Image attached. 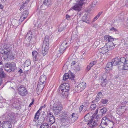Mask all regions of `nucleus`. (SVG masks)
<instances>
[{
    "instance_id": "1",
    "label": "nucleus",
    "mask_w": 128,
    "mask_h": 128,
    "mask_svg": "<svg viewBox=\"0 0 128 128\" xmlns=\"http://www.w3.org/2000/svg\"><path fill=\"white\" fill-rule=\"evenodd\" d=\"M18 114H15L13 112L8 114L7 113L5 114L3 116H5V119L6 121L3 122V127L5 128H11L12 126L11 123L14 122L16 119L18 118Z\"/></svg>"
},
{
    "instance_id": "2",
    "label": "nucleus",
    "mask_w": 128,
    "mask_h": 128,
    "mask_svg": "<svg viewBox=\"0 0 128 128\" xmlns=\"http://www.w3.org/2000/svg\"><path fill=\"white\" fill-rule=\"evenodd\" d=\"M59 88V92L62 97L63 98L66 97L70 89V86L68 84L66 83L62 84L60 86Z\"/></svg>"
},
{
    "instance_id": "3",
    "label": "nucleus",
    "mask_w": 128,
    "mask_h": 128,
    "mask_svg": "<svg viewBox=\"0 0 128 128\" xmlns=\"http://www.w3.org/2000/svg\"><path fill=\"white\" fill-rule=\"evenodd\" d=\"M113 124L112 121L108 120V119L104 118L102 120L100 124L102 128H112Z\"/></svg>"
},
{
    "instance_id": "4",
    "label": "nucleus",
    "mask_w": 128,
    "mask_h": 128,
    "mask_svg": "<svg viewBox=\"0 0 128 128\" xmlns=\"http://www.w3.org/2000/svg\"><path fill=\"white\" fill-rule=\"evenodd\" d=\"M104 46L103 47L100 49L99 50V51L102 54H105L106 53L108 52V51L112 50L115 47V45L113 43L110 42V43L108 45Z\"/></svg>"
},
{
    "instance_id": "5",
    "label": "nucleus",
    "mask_w": 128,
    "mask_h": 128,
    "mask_svg": "<svg viewBox=\"0 0 128 128\" xmlns=\"http://www.w3.org/2000/svg\"><path fill=\"white\" fill-rule=\"evenodd\" d=\"M4 67L5 70L9 72H14L16 69V64L14 62L6 63L4 64Z\"/></svg>"
},
{
    "instance_id": "6",
    "label": "nucleus",
    "mask_w": 128,
    "mask_h": 128,
    "mask_svg": "<svg viewBox=\"0 0 128 128\" xmlns=\"http://www.w3.org/2000/svg\"><path fill=\"white\" fill-rule=\"evenodd\" d=\"M88 114H86L84 116L85 120L86 121H88V125L91 128H94L98 125V121L94 120L93 122H92L93 120L92 118L90 120H88L89 117Z\"/></svg>"
},
{
    "instance_id": "7",
    "label": "nucleus",
    "mask_w": 128,
    "mask_h": 128,
    "mask_svg": "<svg viewBox=\"0 0 128 128\" xmlns=\"http://www.w3.org/2000/svg\"><path fill=\"white\" fill-rule=\"evenodd\" d=\"M52 109L54 115L56 116L61 113L62 108V106L59 104H54Z\"/></svg>"
},
{
    "instance_id": "8",
    "label": "nucleus",
    "mask_w": 128,
    "mask_h": 128,
    "mask_svg": "<svg viewBox=\"0 0 128 128\" xmlns=\"http://www.w3.org/2000/svg\"><path fill=\"white\" fill-rule=\"evenodd\" d=\"M46 120L47 123L50 125L54 123L55 122L54 116L50 112L47 113V117Z\"/></svg>"
},
{
    "instance_id": "9",
    "label": "nucleus",
    "mask_w": 128,
    "mask_h": 128,
    "mask_svg": "<svg viewBox=\"0 0 128 128\" xmlns=\"http://www.w3.org/2000/svg\"><path fill=\"white\" fill-rule=\"evenodd\" d=\"M19 88L18 91V93L21 95L24 96L27 94V92L25 88L23 86L19 85L18 86Z\"/></svg>"
},
{
    "instance_id": "10",
    "label": "nucleus",
    "mask_w": 128,
    "mask_h": 128,
    "mask_svg": "<svg viewBox=\"0 0 128 128\" xmlns=\"http://www.w3.org/2000/svg\"><path fill=\"white\" fill-rule=\"evenodd\" d=\"M86 83L84 82L80 83L78 84L77 86L75 87L76 90H77L78 92H80L86 88Z\"/></svg>"
},
{
    "instance_id": "11",
    "label": "nucleus",
    "mask_w": 128,
    "mask_h": 128,
    "mask_svg": "<svg viewBox=\"0 0 128 128\" xmlns=\"http://www.w3.org/2000/svg\"><path fill=\"white\" fill-rule=\"evenodd\" d=\"M46 83L43 82L39 81L38 82L37 87L36 89V91L37 92H39L40 93H38V94H40L42 92L43 89Z\"/></svg>"
},
{
    "instance_id": "12",
    "label": "nucleus",
    "mask_w": 128,
    "mask_h": 128,
    "mask_svg": "<svg viewBox=\"0 0 128 128\" xmlns=\"http://www.w3.org/2000/svg\"><path fill=\"white\" fill-rule=\"evenodd\" d=\"M66 41H64L60 45L59 48V51L60 53H62L68 45Z\"/></svg>"
},
{
    "instance_id": "13",
    "label": "nucleus",
    "mask_w": 128,
    "mask_h": 128,
    "mask_svg": "<svg viewBox=\"0 0 128 128\" xmlns=\"http://www.w3.org/2000/svg\"><path fill=\"white\" fill-rule=\"evenodd\" d=\"M29 12L27 10L24 11L22 14L19 20V22H22L26 18L28 15Z\"/></svg>"
},
{
    "instance_id": "14",
    "label": "nucleus",
    "mask_w": 128,
    "mask_h": 128,
    "mask_svg": "<svg viewBox=\"0 0 128 128\" xmlns=\"http://www.w3.org/2000/svg\"><path fill=\"white\" fill-rule=\"evenodd\" d=\"M82 5V4H80L77 2V3L75 4L71 8L77 11L80 12L81 10Z\"/></svg>"
},
{
    "instance_id": "15",
    "label": "nucleus",
    "mask_w": 128,
    "mask_h": 128,
    "mask_svg": "<svg viewBox=\"0 0 128 128\" xmlns=\"http://www.w3.org/2000/svg\"><path fill=\"white\" fill-rule=\"evenodd\" d=\"M101 85L102 87H104L106 86V84L108 82V80H107L106 78L102 77L101 79Z\"/></svg>"
},
{
    "instance_id": "16",
    "label": "nucleus",
    "mask_w": 128,
    "mask_h": 128,
    "mask_svg": "<svg viewBox=\"0 0 128 128\" xmlns=\"http://www.w3.org/2000/svg\"><path fill=\"white\" fill-rule=\"evenodd\" d=\"M47 117V114H46L44 112H43L42 116L40 118L39 120L41 123H43L46 122V118Z\"/></svg>"
},
{
    "instance_id": "17",
    "label": "nucleus",
    "mask_w": 128,
    "mask_h": 128,
    "mask_svg": "<svg viewBox=\"0 0 128 128\" xmlns=\"http://www.w3.org/2000/svg\"><path fill=\"white\" fill-rule=\"evenodd\" d=\"M71 116L70 120H71L72 123L75 122L78 118V115L76 113H73L71 115Z\"/></svg>"
},
{
    "instance_id": "18",
    "label": "nucleus",
    "mask_w": 128,
    "mask_h": 128,
    "mask_svg": "<svg viewBox=\"0 0 128 128\" xmlns=\"http://www.w3.org/2000/svg\"><path fill=\"white\" fill-rule=\"evenodd\" d=\"M49 37L48 36H46L45 37L44 40L43 42V45L44 46H49Z\"/></svg>"
},
{
    "instance_id": "19",
    "label": "nucleus",
    "mask_w": 128,
    "mask_h": 128,
    "mask_svg": "<svg viewBox=\"0 0 128 128\" xmlns=\"http://www.w3.org/2000/svg\"><path fill=\"white\" fill-rule=\"evenodd\" d=\"M97 62V60H94L91 62L87 66L86 68V70L87 71H89L91 69V68L94 65L96 64Z\"/></svg>"
},
{
    "instance_id": "20",
    "label": "nucleus",
    "mask_w": 128,
    "mask_h": 128,
    "mask_svg": "<svg viewBox=\"0 0 128 128\" xmlns=\"http://www.w3.org/2000/svg\"><path fill=\"white\" fill-rule=\"evenodd\" d=\"M48 47L43 45L42 48V53L44 56L48 53L49 48Z\"/></svg>"
},
{
    "instance_id": "21",
    "label": "nucleus",
    "mask_w": 128,
    "mask_h": 128,
    "mask_svg": "<svg viewBox=\"0 0 128 128\" xmlns=\"http://www.w3.org/2000/svg\"><path fill=\"white\" fill-rule=\"evenodd\" d=\"M52 3V0H44L43 4L41 6L42 7L44 5L47 6H49L51 5Z\"/></svg>"
},
{
    "instance_id": "22",
    "label": "nucleus",
    "mask_w": 128,
    "mask_h": 128,
    "mask_svg": "<svg viewBox=\"0 0 128 128\" xmlns=\"http://www.w3.org/2000/svg\"><path fill=\"white\" fill-rule=\"evenodd\" d=\"M120 60H119V58L118 57L115 58L112 60V64L114 66H115L117 65L119 66L120 65Z\"/></svg>"
},
{
    "instance_id": "23",
    "label": "nucleus",
    "mask_w": 128,
    "mask_h": 128,
    "mask_svg": "<svg viewBox=\"0 0 128 128\" xmlns=\"http://www.w3.org/2000/svg\"><path fill=\"white\" fill-rule=\"evenodd\" d=\"M119 60H120L119 63L120 66H121L124 65V63H125L126 62L127 60H126L125 58L124 57H122L120 58H119Z\"/></svg>"
},
{
    "instance_id": "24",
    "label": "nucleus",
    "mask_w": 128,
    "mask_h": 128,
    "mask_svg": "<svg viewBox=\"0 0 128 128\" xmlns=\"http://www.w3.org/2000/svg\"><path fill=\"white\" fill-rule=\"evenodd\" d=\"M46 76L43 74L40 76L39 81L46 83Z\"/></svg>"
},
{
    "instance_id": "25",
    "label": "nucleus",
    "mask_w": 128,
    "mask_h": 128,
    "mask_svg": "<svg viewBox=\"0 0 128 128\" xmlns=\"http://www.w3.org/2000/svg\"><path fill=\"white\" fill-rule=\"evenodd\" d=\"M13 101H14V102L12 104V106L16 109H17V108H19L20 106L19 102L16 100H13Z\"/></svg>"
},
{
    "instance_id": "26",
    "label": "nucleus",
    "mask_w": 128,
    "mask_h": 128,
    "mask_svg": "<svg viewBox=\"0 0 128 128\" xmlns=\"http://www.w3.org/2000/svg\"><path fill=\"white\" fill-rule=\"evenodd\" d=\"M82 21L87 23H89L90 20L86 14H85L82 17Z\"/></svg>"
},
{
    "instance_id": "27",
    "label": "nucleus",
    "mask_w": 128,
    "mask_h": 128,
    "mask_svg": "<svg viewBox=\"0 0 128 128\" xmlns=\"http://www.w3.org/2000/svg\"><path fill=\"white\" fill-rule=\"evenodd\" d=\"M40 109H39L36 113L34 117V121L36 122L37 120L38 119L39 116L40 114Z\"/></svg>"
},
{
    "instance_id": "28",
    "label": "nucleus",
    "mask_w": 128,
    "mask_h": 128,
    "mask_svg": "<svg viewBox=\"0 0 128 128\" xmlns=\"http://www.w3.org/2000/svg\"><path fill=\"white\" fill-rule=\"evenodd\" d=\"M6 77V75L3 71L2 70H0V79L2 80V78H5Z\"/></svg>"
},
{
    "instance_id": "29",
    "label": "nucleus",
    "mask_w": 128,
    "mask_h": 128,
    "mask_svg": "<svg viewBox=\"0 0 128 128\" xmlns=\"http://www.w3.org/2000/svg\"><path fill=\"white\" fill-rule=\"evenodd\" d=\"M32 54L33 57V60L36 61L37 60V57L38 54V52L35 50L34 51L32 52Z\"/></svg>"
},
{
    "instance_id": "30",
    "label": "nucleus",
    "mask_w": 128,
    "mask_h": 128,
    "mask_svg": "<svg viewBox=\"0 0 128 128\" xmlns=\"http://www.w3.org/2000/svg\"><path fill=\"white\" fill-rule=\"evenodd\" d=\"M107 108L104 107L101 109L100 110V115L102 116L104 114H105L107 111Z\"/></svg>"
},
{
    "instance_id": "31",
    "label": "nucleus",
    "mask_w": 128,
    "mask_h": 128,
    "mask_svg": "<svg viewBox=\"0 0 128 128\" xmlns=\"http://www.w3.org/2000/svg\"><path fill=\"white\" fill-rule=\"evenodd\" d=\"M114 65L112 64V62L108 63L106 65V70H111L112 68V66Z\"/></svg>"
},
{
    "instance_id": "32",
    "label": "nucleus",
    "mask_w": 128,
    "mask_h": 128,
    "mask_svg": "<svg viewBox=\"0 0 128 128\" xmlns=\"http://www.w3.org/2000/svg\"><path fill=\"white\" fill-rule=\"evenodd\" d=\"M70 116L68 115L67 117L63 118L62 120L64 121L67 122L68 123L72 122L71 120H70Z\"/></svg>"
},
{
    "instance_id": "33",
    "label": "nucleus",
    "mask_w": 128,
    "mask_h": 128,
    "mask_svg": "<svg viewBox=\"0 0 128 128\" xmlns=\"http://www.w3.org/2000/svg\"><path fill=\"white\" fill-rule=\"evenodd\" d=\"M122 69L123 70H127L128 69V60H127L126 62L124 63V65L122 66Z\"/></svg>"
},
{
    "instance_id": "34",
    "label": "nucleus",
    "mask_w": 128,
    "mask_h": 128,
    "mask_svg": "<svg viewBox=\"0 0 128 128\" xmlns=\"http://www.w3.org/2000/svg\"><path fill=\"white\" fill-rule=\"evenodd\" d=\"M69 79L71 80L72 81L73 80L74 81V74L72 72H69Z\"/></svg>"
},
{
    "instance_id": "35",
    "label": "nucleus",
    "mask_w": 128,
    "mask_h": 128,
    "mask_svg": "<svg viewBox=\"0 0 128 128\" xmlns=\"http://www.w3.org/2000/svg\"><path fill=\"white\" fill-rule=\"evenodd\" d=\"M68 115V112L66 111H64L63 112L62 114V120L63 119V118L67 117Z\"/></svg>"
},
{
    "instance_id": "36",
    "label": "nucleus",
    "mask_w": 128,
    "mask_h": 128,
    "mask_svg": "<svg viewBox=\"0 0 128 128\" xmlns=\"http://www.w3.org/2000/svg\"><path fill=\"white\" fill-rule=\"evenodd\" d=\"M100 68L99 67H96L94 69V73L96 75H97L100 72Z\"/></svg>"
},
{
    "instance_id": "37",
    "label": "nucleus",
    "mask_w": 128,
    "mask_h": 128,
    "mask_svg": "<svg viewBox=\"0 0 128 128\" xmlns=\"http://www.w3.org/2000/svg\"><path fill=\"white\" fill-rule=\"evenodd\" d=\"M30 64V60H26L24 63V66L25 67H27Z\"/></svg>"
},
{
    "instance_id": "38",
    "label": "nucleus",
    "mask_w": 128,
    "mask_h": 128,
    "mask_svg": "<svg viewBox=\"0 0 128 128\" xmlns=\"http://www.w3.org/2000/svg\"><path fill=\"white\" fill-rule=\"evenodd\" d=\"M69 74L68 73L65 74L63 76V80H66L68 78H69Z\"/></svg>"
},
{
    "instance_id": "39",
    "label": "nucleus",
    "mask_w": 128,
    "mask_h": 128,
    "mask_svg": "<svg viewBox=\"0 0 128 128\" xmlns=\"http://www.w3.org/2000/svg\"><path fill=\"white\" fill-rule=\"evenodd\" d=\"M32 32L30 31L29 32H28L26 36V38H28L30 37L29 38L30 39H31L32 37Z\"/></svg>"
},
{
    "instance_id": "40",
    "label": "nucleus",
    "mask_w": 128,
    "mask_h": 128,
    "mask_svg": "<svg viewBox=\"0 0 128 128\" xmlns=\"http://www.w3.org/2000/svg\"><path fill=\"white\" fill-rule=\"evenodd\" d=\"M96 105L95 104H92L90 106V108L92 110H94L96 108Z\"/></svg>"
},
{
    "instance_id": "41",
    "label": "nucleus",
    "mask_w": 128,
    "mask_h": 128,
    "mask_svg": "<svg viewBox=\"0 0 128 128\" xmlns=\"http://www.w3.org/2000/svg\"><path fill=\"white\" fill-rule=\"evenodd\" d=\"M65 28L64 26H61L59 28L58 31V32H61L64 30Z\"/></svg>"
},
{
    "instance_id": "42",
    "label": "nucleus",
    "mask_w": 128,
    "mask_h": 128,
    "mask_svg": "<svg viewBox=\"0 0 128 128\" xmlns=\"http://www.w3.org/2000/svg\"><path fill=\"white\" fill-rule=\"evenodd\" d=\"M28 3L26 1L20 7V9L22 10L24 8L25 6H26L27 4H28Z\"/></svg>"
},
{
    "instance_id": "43",
    "label": "nucleus",
    "mask_w": 128,
    "mask_h": 128,
    "mask_svg": "<svg viewBox=\"0 0 128 128\" xmlns=\"http://www.w3.org/2000/svg\"><path fill=\"white\" fill-rule=\"evenodd\" d=\"M47 124H44L40 126V128H48V126Z\"/></svg>"
},
{
    "instance_id": "44",
    "label": "nucleus",
    "mask_w": 128,
    "mask_h": 128,
    "mask_svg": "<svg viewBox=\"0 0 128 128\" xmlns=\"http://www.w3.org/2000/svg\"><path fill=\"white\" fill-rule=\"evenodd\" d=\"M86 0H77V3L83 5Z\"/></svg>"
},
{
    "instance_id": "45",
    "label": "nucleus",
    "mask_w": 128,
    "mask_h": 128,
    "mask_svg": "<svg viewBox=\"0 0 128 128\" xmlns=\"http://www.w3.org/2000/svg\"><path fill=\"white\" fill-rule=\"evenodd\" d=\"M102 96V93L101 92H98L96 96L97 97L99 98H101Z\"/></svg>"
},
{
    "instance_id": "46",
    "label": "nucleus",
    "mask_w": 128,
    "mask_h": 128,
    "mask_svg": "<svg viewBox=\"0 0 128 128\" xmlns=\"http://www.w3.org/2000/svg\"><path fill=\"white\" fill-rule=\"evenodd\" d=\"M108 102V100L106 99H102L101 100V102L103 104H106Z\"/></svg>"
},
{
    "instance_id": "47",
    "label": "nucleus",
    "mask_w": 128,
    "mask_h": 128,
    "mask_svg": "<svg viewBox=\"0 0 128 128\" xmlns=\"http://www.w3.org/2000/svg\"><path fill=\"white\" fill-rule=\"evenodd\" d=\"M109 36H105L104 37V39L105 40H106V41H108H108L109 40Z\"/></svg>"
},
{
    "instance_id": "48",
    "label": "nucleus",
    "mask_w": 128,
    "mask_h": 128,
    "mask_svg": "<svg viewBox=\"0 0 128 128\" xmlns=\"http://www.w3.org/2000/svg\"><path fill=\"white\" fill-rule=\"evenodd\" d=\"M100 98H98L96 96V98L94 100V101L98 102V101H99L100 99Z\"/></svg>"
},
{
    "instance_id": "49",
    "label": "nucleus",
    "mask_w": 128,
    "mask_h": 128,
    "mask_svg": "<svg viewBox=\"0 0 128 128\" xmlns=\"http://www.w3.org/2000/svg\"><path fill=\"white\" fill-rule=\"evenodd\" d=\"M109 40L108 41V42H112L114 40V39L112 38H111L110 36H109Z\"/></svg>"
},
{
    "instance_id": "50",
    "label": "nucleus",
    "mask_w": 128,
    "mask_h": 128,
    "mask_svg": "<svg viewBox=\"0 0 128 128\" xmlns=\"http://www.w3.org/2000/svg\"><path fill=\"white\" fill-rule=\"evenodd\" d=\"M110 30H111V31H113L116 32V31H117V29L116 28H114V27H112L110 29Z\"/></svg>"
},
{
    "instance_id": "51",
    "label": "nucleus",
    "mask_w": 128,
    "mask_h": 128,
    "mask_svg": "<svg viewBox=\"0 0 128 128\" xmlns=\"http://www.w3.org/2000/svg\"><path fill=\"white\" fill-rule=\"evenodd\" d=\"M75 69L76 70V71H78L80 70V67L79 66H77L76 67H75Z\"/></svg>"
},
{
    "instance_id": "52",
    "label": "nucleus",
    "mask_w": 128,
    "mask_h": 128,
    "mask_svg": "<svg viewBox=\"0 0 128 128\" xmlns=\"http://www.w3.org/2000/svg\"><path fill=\"white\" fill-rule=\"evenodd\" d=\"M103 12L102 11H101L98 14L96 15V16L98 17V18L100 17V15L102 14Z\"/></svg>"
},
{
    "instance_id": "53",
    "label": "nucleus",
    "mask_w": 128,
    "mask_h": 128,
    "mask_svg": "<svg viewBox=\"0 0 128 128\" xmlns=\"http://www.w3.org/2000/svg\"><path fill=\"white\" fill-rule=\"evenodd\" d=\"M83 107H84L83 105H82L80 106V107L79 108L80 110V111H82L83 108Z\"/></svg>"
},
{
    "instance_id": "54",
    "label": "nucleus",
    "mask_w": 128,
    "mask_h": 128,
    "mask_svg": "<svg viewBox=\"0 0 128 128\" xmlns=\"http://www.w3.org/2000/svg\"><path fill=\"white\" fill-rule=\"evenodd\" d=\"M66 18L68 20H69L70 19V17L71 16H69L68 14H66Z\"/></svg>"
},
{
    "instance_id": "55",
    "label": "nucleus",
    "mask_w": 128,
    "mask_h": 128,
    "mask_svg": "<svg viewBox=\"0 0 128 128\" xmlns=\"http://www.w3.org/2000/svg\"><path fill=\"white\" fill-rule=\"evenodd\" d=\"M98 18L96 16L94 17V18L93 19L92 22H94Z\"/></svg>"
},
{
    "instance_id": "56",
    "label": "nucleus",
    "mask_w": 128,
    "mask_h": 128,
    "mask_svg": "<svg viewBox=\"0 0 128 128\" xmlns=\"http://www.w3.org/2000/svg\"><path fill=\"white\" fill-rule=\"evenodd\" d=\"M34 100H33L32 102L28 106L30 107L34 103Z\"/></svg>"
},
{
    "instance_id": "57",
    "label": "nucleus",
    "mask_w": 128,
    "mask_h": 128,
    "mask_svg": "<svg viewBox=\"0 0 128 128\" xmlns=\"http://www.w3.org/2000/svg\"><path fill=\"white\" fill-rule=\"evenodd\" d=\"M76 61H73L71 63L72 65H74L76 63Z\"/></svg>"
},
{
    "instance_id": "58",
    "label": "nucleus",
    "mask_w": 128,
    "mask_h": 128,
    "mask_svg": "<svg viewBox=\"0 0 128 128\" xmlns=\"http://www.w3.org/2000/svg\"><path fill=\"white\" fill-rule=\"evenodd\" d=\"M18 72H19L20 73H21L22 72V70L20 68L19 69V70L18 71Z\"/></svg>"
},
{
    "instance_id": "59",
    "label": "nucleus",
    "mask_w": 128,
    "mask_h": 128,
    "mask_svg": "<svg viewBox=\"0 0 128 128\" xmlns=\"http://www.w3.org/2000/svg\"><path fill=\"white\" fill-rule=\"evenodd\" d=\"M74 35L73 34H72V36H71V38L72 39H74Z\"/></svg>"
},
{
    "instance_id": "60",
    "label": "nucleus",
    "mask_w": 128,
    "mask_h": 128,
    "mask_svg": "<svg viewBox=\"0 0 128 128\" xmlns=\"http://www.w3.org/2000/svg\"><path fill=\"white\" fill-rule=\"evenodd\" d=\"M126 26L127 28H128V19L126 21Z\"/></svg>"
},
{
    "instance_id": "61",
    "label": "nucleus",
    "mask_w": 128,
    "mask_h": 128,
    "mask_svg": "<svg viewBox=\"0 0 128 128\" xmlns=\"http://www.w3.org/2000/svg\"><path fill=\"white\" fill-rule=\"evenodd\" d=\"M100 116V115H98L96 118L98 119V118L99 119L100 118L99 116Z\"/></svg>"
},
{
    "instance_id": "62",
    "label": "nucleus",
    "mask_w": 128,
    "mask_h": 128,
    "mask_svg": "<svg viewBox=\"0 0 128 128\" xmlns=\"http://www.w3.org/2000/svg\"><path fill=\"white\" fill-rule=\"evenodd\" d=\"M3 6L2 4H0V8L2 9L3 8Z\"/></svg>"
},
{
    "instance_id": "63",
    "label": "nucleus",
    "mask_w": 128,
    "mask_h": 128,
    "mask_svg": "<svg viewBox=\"0 0 128 128\" xmlns=\"http://www.w3.org/2000/svg\"><path fill=\"white\" fill-rule=\"evenodd\" d=\"M2 2H4L6 1V0H1Z\"/></svg>"
},
{
    "instance_id": "64",
    "label": "nucleus",
    "mask_w": 128,
    "mask_h": 128,
    "mask_svg": "<svg viewBox=\"0 0 128 128\" xmlns=\"http://www.w3.org/2000/svg\"><path fill=\"white\" fill-rule=\"evenodd\" d=\"M98 109H96V111L94 113L95 114H97V113L98 112Z\"/></svg>"
}]
</instances>
